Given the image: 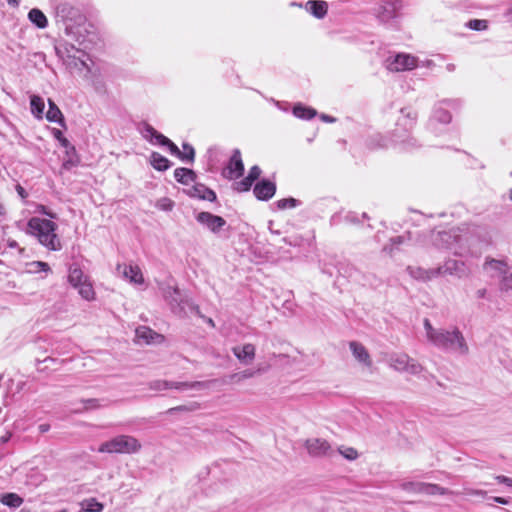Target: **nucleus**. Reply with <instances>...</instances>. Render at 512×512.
<instances>
[{
	"mask_svg": "<svg viewBox=\"0 0 512 512\" xmlns=\"http://www.w3.org/2000/svg\"><path fill=\"white\" fill-rule=\"evenodd\" d=\"M423 326L427 341L433 346L459 355H467L469 353L466 339L457 327H454L452 330L435 328L428 318L423 320Z\"/></svg>",
	"mask_w": 512,
	"mask_h": 512,
	"instance_id": "f257e3e1",
	"label": "nucleus"
},
{
	"mask_svg": "<svg viewBox=\"0 0 512 512\" xmlns=\"http://www.w3.org/2000/svg\"><path fill=\"white\" fill-rule=\"evenodd\" d=\"M28 233L35 236L40 244L51 251L62 248L60 238L56 234L57 224L51 220L32 217L27 224Z\"/></svg>",
	"mask_w": 512,
	"mask_h": 512,
	"instance_id": "f03ea898",
	"label": "nucleus"
},
{
	"mask_svg": "<svg viewBox=\"0 0 512 512\" xmlns=\"http://www.w3.org/2000/svg\"><path fill=\"white\" fill-rule=\"evenodd\" d=\"M400 112L401 116L397 120L390 142L399 145L402 150L408 151L416 147V140L409 132L416 123L417 113L410 108H403Z\"/></svg>",
	"mask_w": 512,
	"mask_h": 512,
	"instance_id": "7ed1b4c3",
	"label": "nucleus"
},
{
	"mask_svg": "<svg viewBox=\"0 0 512 512\" xmlns=\"http://www.w3.org/2000/svg\"><path fill=\"white\" fill-rule=\"evenodd\" d=\"M432 240L436 247L450 249L455 255L462 256L467 251L469 237L467 233L462 234L460 228H453L433 233Z\"/></svg>",
	"mask_w": 512,
	"mask_h": 512,
	"instance_id": "20e7f679",
	"label": "nucleus"
},
{
	"mask_svg": "<svg viewBox=\"0 0 512 512\" xmlns=\"http://www.w3.org/2000/svg\"><path fill=\"white\" fill-rule=\"evenodd\" d=\"M142 448L138 439L131 435H118L108 441L103 442L99 448L100 453H118V454H135Z\"/></svg>",
	"mask_w": 512,
	"mask_h": 512,
	"instance_id": "39448f33",
	"label": "nucleus"
},
{
	"mask_svg": "<svg viewBox=\"0 0 512 512\" xmlns=\"http://www.w3.org/2000/svg\"><path fill=\"white\" fill-rule=\"evenodd\" d=\"M484 269L491 273V277L499 278L501 291H512V267L506 262L496 259H487L484 263Z\"/></svg>",
	"mask_w": 512,
	"mask_h": 512,
	"instance_id": "423d86ee",
	"label": "nucleus"
},
{
	"mask_svg": "<svg viewBox=\"0 0 512 512\" xmlns=\"http://www.w3.org/2000/svg\"><path fill=\"white\" fill-rule=\"evenodd\" d=\"M388 365L397 372L411 375H418L424 370L423 366L417 360L406 353L390 354Z\"/></svg>",
	"mask_w": 512,
	"mask_h": 512,
	"instance_id": "0eeeda50",
	"label": "nucleus"
},
{
	"mask_svg": "<svg viewBox=\"0 0 512 512\" xmlns=\"http://www.w3.org/2000/svg\"><path fill=\"white\" fill-rule=\"evenodd\" d=\"M402 7L401 0H381L374 9V13L381 23H387L398 16Z\"/></svg>",
	"mask_w": 512,
	"mask_h": 512,
	"instance_id": "6e6552de",
	"label": "nucleus"
},
{
	"mask_svg": "<svg viewBox=\"0 0 512 512\" xmlns=\"http://www.w3.org/2000/svg\"><path fill=\"white\" fill-rule=\"evenodd\" d=\"M162 291L164 299L169 303L174 313L179 315L185 313V305L189 306L191 309L195 308L188 299L183 298L177 287L167 286L163 288Z\"/></svg>",
	"mask_w": 512,
	"mask_h": 512,
	"instance_id": "1a4fd4ad",
	"label": "nucleus"
},
{
	"mask_svg": "<svg viewBox=\"0 0 512 512\" xmlns=\"http://www.w3.org/2000/svg\"><path fill=\"white\" fill-rule=\"evenodd\" d=\"M386 68L392 72L412 70L417 66V58L405 53L390 56L385 61Z\"/></svg>",
	"mask_w": 512,
	"mask_h": 512,
	"instance_id": "9d476101",
	"label": "nucleus"
},
{
	"mask_svg": "<svg viewBox=\"0 0 512 512\" xmlns=\"http://www.w3.org/2000/svg\"><path fill=\"white\" fill-rule=\"evenodd\" d=\"M305 448L312 457L330 456L333 452L328 441L321 438H311L305 441Z\"/></svg>",
	"mask_w": 512,
	"mask_h": 512,
	"instance_id": "9b49d317",
	"label": "nucleus"
},
{
	"mask_svg": "<svg viewBox=\"0 0 512 512\" xmlns=\"http://www.w3.org/2000/svg\"><path fill=\"white\" fill-rule=\"evenodd\" d=\"M198 223L209 229L212 233H218L225 225L226 220L221 216L210 212H200L196 215Z\"/></svg>",
	"mask_w": 512,
	"mask_h": 512,
	"instance_id": "f8f14e48",
	"label": "nucleus"
},
{
	"mask_svg": "<svg viewBox=\"0 0 512 512\" xmlns=\"http://www.w3.org/2000/svg\"><path fill=\"white\" fill-rule=\"evenodd\" d=\"M116 272L123 279L129 280L133 284L139 285L144 282L143 274L137 265L118 264Z\"/></svg>",
	"mask_w": 512,
	"mask_h": 512,
	"instance_id": "ddd939ff",
	"label": "nucleus"
},
{
	"mask_svg": "<svg viewBox=\"0 0 512 512\" xmlns=\"http://www.w3.org/2000/svg\"><path fill=\"white\" fill-rule=\"evenodd\" d=\"M439 275H456L458 277H464L468 274V270L462 261L449 259L442 266L437 268Z\"/></svg>",
	"mask_w": 512,
	"mask_h": 512,
	"instance_id": "4468645a",
	"label": "nucleus"
},
{
	"mask_svg": "<svg viewBox=\"0 0 512 512\" xmlns=\"http://www.w3.org/2000/svg\"><path fill=\"white\" fill-rule=\"evenodd\" d=\"M253 192L258 200L268 201L275 195L276 184L270 180L263 179L256 183Z\"/></svg>",
	"mask_w": 512,
	"mask_h": 512,
	"instance_id": "2eb2a0df",
	"label": "nucleus"
},
{
	"mask_svg": "<svg viewBox=\"0 0 512 512\" xmlns=\"http://www.w3.org/2000/svg\"><path fill=\"white\" fill-rule=\"evenodd\" d=\"M186 193L192 198L207 200L213 202L216 200V193L203 184L196 183L186 190Z\"/></svg>",
	"mask_w": 512,
	"mask_h": 512,
	"instance_id": "dca6fc26",
	"label": "nucleus"
},
{
	"mask_svg": "<svg viewBox=\"0 0 512 512\" xmlns=\"http://www.w3.org/2000/svg\"><path fill=\"white\" fill-rule=\"evenodd\" d=\"M350 350L354 358L364 366L370 368L372 366V359L367 349L363 344L357 341H351L349 343Z\"/></svg>",
	"mask_w": 512,
	"mask_h": 512,
	"instance_id": "f3484780",
	"label": "nucleus"
},
{
	"mask_svg": "<svg viewBox=\"0 0 512 512\" xmlns=\"http://www.w3.org/2000/svg\"><path fill=\"white\" fill-rule=\"evenodd\" d=\"M232 351L236 358L245 365L251 364L255 358V346L250 343L236 346Z\"/></svg>",
	"mask_w": 512,
	"mask_h": 512,
	"instance_id": "a211bd4d",
	"label": "nucleus"
},
{
	"mask_svg": "<svg viewBox=\"0 0 512 512\" xmlns=\"http://www.w3.org/2000/svg\"><path fill=\"white\" fill-rule=\"evenodd\" d=\"M142 136L154 145H165L169 142V138L159 133L150 124L145 123L141 129Z\"/></svg>",
	"mask_w": 512,
	"mask_h": 512,
	"instance_id": "6ab92c4d",
	"label": "nucleus"
},
{
	"mask_svg": "<svg viewBox=\"0 0 512 512\" xmlns=\"http://www.w3.org/2000/svg\"><path fill=\"white\" fill-rule=\"evenodd\" d=\"M229 178H238L244 172V165L241 158V153L238 149L233 151L230 161L227 166Z\"/></svg>",
	"mask_w": 512,
	"mask_h": 512,
	"instance_id": "aec40b11",
	"label": "nucleus"
},
{
	"mask_svg": "<svg viewBox=\"0 0 512 512\" xmlns=\"http://www.w3.org/2000/svg\"><path fill=\"white\" fill-rule=\"evenodd\" d=\"M56 16L62 21L76 20L80 17L79 10L67 2L59 3L55 9Z\"/></svg>",
	"mask_w": 512,
	"mask_h": 512,
	"instance_id": "412c9836",
	"label": "nucleus"
},
{
	"mask_svg": "<svg viewBox=\"0 0 512 512\" xmlns=\"http://www.w3.org/2000/svg\"><path fill=\"white\" fill-rule=\"evenodd\" d=\"M407 271L412 278L421 280V281H429V280L439 276V270H437V268L424 269L422 267L409 266L407 268Z\"/></svg>",
	"mask_w": 512,
	"mask_h": 512,
	"instance_id": "4be33fe9",
	"label": "nucleus"
},
{
	"mask_svg": "<svg viewBox=\"0 0 512 512\" xmlns=\"http://www.w3.org/2000/svg\"><path fill=\"white\" fill-rule=\"evenodd\" d=\"M304 8L317 19H322L328 11V4L322 0H309L305 3Z\"/></svg>",
	"mask_w": 512,
	"mask_h": 512,
	"instance_id": "5701e85b",
	"label": "nucleus"
},
{
	"mask_svg": "<svg viewBox=\"0 0 512 512\" xmlns=\"http://www.w3.org/2000/svg\"><path fill=\"white\" fill-rule=\"evenodd\" d=\"M210 386L209 381H195V382H178V381H168V389H176V390H202L206 389Z\"/></svg>",
	"mask_w": 512,
	"mask_h": 512,
	"instance_id": "b1692460",
	"label": "nucleus"
},
{
	"mask_svg": "<svg viewBox=\"0 0 512 512\" xmlns=\"http://www.w3.org/2000/svg\"><path fill=\"white\" fill-rule=\"evenodd\" d=\"M89 280V276L85 275L80 267L72 265L69 268L68 281L74 288H78Z\"/></svg>",
	"mask_w": 512,
	"mask_h": 512,
	"instance_id": "393cba45",
	"label": "nucleus"
},
{
	"mask_svg": "<svg viewBox=\"0 0 512 512\" xmlns=\"http://www.w3.org/2000/svg\"><path fill=\"white\" fill-rule=\"evenodd\" d=\"M48 105L49 108L46 113V119L49 122H55L65 126L63 114L58 106L51 99L48 100Z\"/></svg>",
	"mask_w": 512,
	"mask_h": 512,
	"instance_id": "a878e982",
	"label": "nucleus"
},
{
	"mask_svg": "<svg viewBox=\"0 0 512 512\" xmlns=\"http://www.w3.org/2000/svg\"><path fill=\"white\" fill-rule=\"evenodd\" d=\"M174 178L179 183H182L184 185H188L191 182L195 181L196 174L193 170L188 168H177L174 170Z\"/></svg>",
	"mask_w": 512,
	"mask_h": 512,
	"instance_id": "bb28decb",
	"label": "nucleus"
},
{
	"mask_svg": "<svg viewBox=\"0 0 512 512\" xmlns=\"http://www.w3.org/2000/svg\"><path fill=\"white\" fill-rule=\"evenodd\" d=\"M150 164L157 171H166L171 166V162L158 152H152L150 156Z\"/></svg>",
	"mask_w": 512,
	"mask_h": 512,
	"instance_id": "cd10ccee",
	"label": "nucleus"
},
{
	"mask_svg": "<svg viewBox=\"0 0 512 512\" xmlns=\"http://www.w3.org/2000/svg\"><path fill=\"white\" fill-rule=\"evenodd\" d=\"M136 337L138 339L144 340L146 343L156 342L158 339H161L162 336L152 329L146 326H141L136 329Z\"/></svg>",
	"mask_w": 512,
	"mask_h": 512,
	"instance_id": "c85d7f7f",
	"label": "nucleus"
},
{
	"mask_svg": "<svg viewBox=\"0 0 512 512\" xmlns=\"http://www.w3.org/2000/svg\"><path fill=\"white\" fill-rule=\"evenodd\" d=\"M28 18L38 28L43 29V28L47 27V25H48V20H47L46 16L44 15V13L41 10H39L37 8H33L29 11Z\"/></svg>",
	"mask_w": 512,
	"mask_h": 512,
	"instance_id": "c756f323",
	"label": "nucleus"
},
{
	"mask_svg": "<svg viewBox=\"0 0 512 512\" xmlns=\"http://www.w3.org/2000/svg\"><path fill=\"white\" fill-rule=\"evenodd\" d=\"M293 114L300 119L309 120L317 115V111L311 107L303 106L302 104H297L293 108Z\"/></svg>",
	"mask_w": 512,
	"mask_h": 512,
	"instance_id": "7c9ffc66",
	"label": "nucleus"
},
{
	"mask_svg": "<svg viewBox=\"0 0 512 512\" xmlns=\"http://www.w3.org/2000/svg\"><path fill=\"white\" fill-rule=\"evenodd\" d=\"M30 106L32 114L36 118L41 119L45 107L44 100L40 96L32 95L30 98Z\"/></svg>",
	"mask_w": 512,
	"mask_h": 512,
	"instance_id": "2f4dec72",
	"label": "nucleus"
},
{
	"mask_svg": "<svg viewBox=\"0 0 512 512\" xmlns=\"http://www.w3.org/2000/svg\"><path fill=\"white\" fill-rule=\"evenodd\" d=\"M423 494H426V495H446V494H454V492L450 491L447 488L439 486L437 484L424 483Z\"/></svg>",
	"mask_w": 512,
	"mask_h": 512,
	"instance_id": "473e14b6",
	"label": "nucleus"
},
{
	"mask_svg": "<svg viewBox=\"0 0 512 512\" xmlns=\"http://www.w3.org/2000/svg\"><path fill=\"white\" fill-rule=\"evenodd\" d=\"M78 290V293L79 295L87 300V301H93L95 299V291H94V288H93V285H92V282L89 280L87 281L86 283L80 285L78 288H76Z\"/></svg>",
	"mask_w": 512,
	"mask_h": 512,
	"instance_id": "72a5a7b5",
	"label": "nucleus"
},
{
	"mask_svg": "<svg viewBox=\"0 0 512 512\" xmlns=\"http://www.w3.org/2000/svg\"><path fill=\"white\" fill-rule=\"evenodd\" d=\"M0 501L4 505L12 507V508H18L23 503V499L15 493L3 494L0 498Z\"/></svg>",
	"mask_w": 512,
	"mask_h": 512,
	"instance_id": "f704fd0d",
	"label": "nucleus"
},
{
	"mask_svg": "<svg viewBox=\"0 0 512 512\" xmlns=\"http://www.w3.org/2000/svg\"><path fill=\"white\" fill-rule=\"evenodd\" d=\"M400 488L404 491L423 494L424 482L407 481L400 484Z\"/></svg>",
	"mask_w": 512,
	"mask_h": 512,
	"instance_id": "c9c22d12",
	"label": "nucleus"
},
{
	"mask_svg": "<svg viewBox=\"0 0 512 512\" xmlns=\"http://www.w3.org/2000/svg\"><path fill=\"white\" fill-rule=\"evenodd\" d=\"M389 141L381 134L373 135L368 141V147L371 149L387 148L389 147Z\"/></svg>",
	"mask_w": 512,
	"mask_h": 512,
	"instance_id": "e433bc0d",
	"label": "nucleus"
},
{
	"mask_svg": "<svg viewBox=\"0 0 512 512\" xmlns=\"http://www.w3.org/2000/svg\"><path fill=\"white\" fill-rule=\"evenodd\" d=\"M433 118L440 123L447 124L451 121V114L448 110L439 106L435 108Z\"/></svg>",
	"mask_w": 512,
	"mask_h": 512,
	"instance_id": "4c0bfd02",
	"label": "nucleus"
},
{
	"mask_svg": "<svg viewBox=\"0 0 512 512\" xmlns=\"http://www.w3.org/2000/svg\"><path fill=\"white\" fill-rule=\"evenodd\" d=\"M338 452L347 460H355L358 458V452L353 447L341 446L338 448Z\"/></svg>",
	"mask_w": 512,
	"mask_h": 512,
	"instance_id": "58836bf2",
	"label": "nucleus"
},
{
	"mask_svg": "<svg viewBox=\"0 0 512 512\" xmlns=\"http://www.w3.org/2000/svg\"><path fill=\"white\" fill-rule=\"evenodd\" d=\"M182 147H183L184 151H182L181 160L182 161H188V162L192 163L194 161V158H195V150H194V148L190 144H188V143H183Z\"/></svg>",
	"mask_w": 512,
	"mask_h": 512,
	"instance_id": "ea45409f",
	"label": "nucleus"
},
{
	"mask_svg": "<svg viewBox=\"0 0 512 512\" xmlns=\"http://www.w3.org/2000/svg\"><path fill=\"white\" fill-rule=\"evenodd\" d=\"M255 181L246 176L241 181L235 183V189L239 192L249 191Z\"/></svg>",
	"mask_w": 512,
	"mask_h": 512,
	"instance_id": "a19ab883",
	"label": "nucleus"
},
{
	"mask_svg": "<svg viewBox=\"0 0 512 512\" xmlns=\"http://www.w3.org/2000/svg\"><path fill=\"white\" fill-rule=\"evenodd\" d=\"M276 205L279 209H287V208H294L298 205V200L295 198H284L280 199L276 202Z\"/></svg>",
	"mask_w": 512,
	"mask_h": 512,
	"instance_id": "79ce46f5",
	"label": "nucleus"
},
{
	"mask_svg": "<svg viewBox=\"0 0 512 512\" xmlns=\"http://www.w3.org/2000/svg\"><path fill=\"white\" fill-rule=\"evenodd\" d=\"M256 373H257V371L245 370V371L231 375V380L234 382H241L245 379L254 377Z\"/></svg>",
	"mask_w": 512,
	"mask_h": 512,
	"instance_id": "37998d69",
	"label": "nucleus"
},
{
	"mask_svg": "<svg viewBox=\"0 0 512 512\" xmlns=\"http://www.w3.org/2000/svg\"><path fill=\"white\" fill-rule=\"evenodd\" d=\"M467 26L472 30L481 31V30H484L487 28V21L474 19V20H470L468 22Z\"/></svg>",
	"mask_w": 512,
	"mask_h": 512,
	"instance_id": "c03bdc74",
	"label": "nucleus"
},
{
	"mask_svg": "<svg viewBox=\"0 0 512 512\" xmlns=\"http://www.w3.org/2000/svg\"><path fill=\"white\" fill-rule=\"evenodd\" d=\"M149 388L155 391H163L168 389V381L167 380H154L149 384Z\"/></svg>",
	"mask_w": 512,
	"mask_h": 512,
	"instance_id": "a18cd8bd",
	"label": "nucleus"
},
{
	"mask_svg": "<svg viewBox=\"0 0 512 512\" xmlns=\"http://www.w3.org/2000/svg\"><path fill=\"white\" fill-rule=\"evenodd\" d=\"M103 506L101 503L97 502L95 499H91L87 502L85 511L87 512H100Z\"/></svg>",
	"mask_w": 512,
	"mask_h": 512,
	"instance_id": "49530a36",
	"label": "nucleus"
},
{
	"mask_svg": "<svg viewBox=\"0 0 512 512\" xmlns=\"http://www.w3.org/2000/svg\"><path fill=\"white\" fill-rule=\"evenodd\" d=\"M31 266L34 267V272H50V266L48 263L46 262H42V261H34L33 263H31Z\"/></svg>",
	"mask_w": 512,
	"mask_h": 512,
	"instance_id": "de8ad7c7",
	"label": "nucleus"
},
{
	"mask_svg": "<svg viewBox=\"0 0 512 512\" xmlns=\"http://www.w3.org/2000/svg\"><path fill=\"white\" fill-rule=\"evenodd\" d=\"M164 146H166L170 153L174 156H177L178 158L181 159L182 157V151H180V149L169 139V142L167 144H165Z\"/></svg>",
	"mask_w": 512,
	"mask_h": 512,
	"instance_id": "09e8293b",
	"label": "nucleus"
},
{
	"mask_svg": "<svg viewBox=\"0 0 512 512\" xmlns=\"http://www.w3.org/2000/svg\"><path fill=\"white\" fill-rule=\"evenodd\" d=\"M174 203L168 198H163L158 202V207L162 210L169 211L173 208Z\"/></svg>",
	"mask_w": 512,
	"mask_h": 512,
	"instance_id": "8fccbe9b",
	"label": "nucleus"
},
{
	"mask_svg": "<svg viewBox=\"0 0 512 512\" xmlns=\"http://www.w3.org/2000/svg\"><path fill=\"white\" fill-rule=\"evenodd\" d=\"M260 174H261V169L259 166L257 165H254L250 168L249 170V173H248V177L250 179H252L253 181H256L259 177H260Z\"/></svg>",
	"mask_w": 512,
	"mask_h": 512,
	"instance_id": "3c124183",
	"label": "nucleus"
},
{
	"mask_svg": "<svg viewBox=\"0 0 512 512\" xmlns=\"http://www.w3.org/2000/svg\"><path fill=\"white\" fill-rule=\"evenodd\" d=\"M464 492L468 495H474V496H480V497H485L487 495V492L485 490H480V489L464 488Z\"/></svg>",
	"mask_w": 512,
	"mask_h": 512,
	"instance_id": "603ef678",
	"label": "nucleus"
},
{
	"mask_svg": "<svg viewBox=\"0 0 512 512\" xmlns=\"http://www.w3.org/2000/svg\"><path fill=\"white\" fill-rule=\"evenodd\" d=\"M494 478L498 483L505 484L508 487H512V478L504 475H497Z\"/></svg>",
	"mask_w": 512,
	"mask_h": 512,
	"instance_id": "864d4df0",
	"label": "nucleus"
},
{
	"mask_svg": "<svg viewBox=\"0 0 512 512\" xmlns=\"http://www.w3.org/2000/svg\"><path fill=\"white\" fill-rule=\"evenodd\" d=\"M60 145L66 149V152L69 154L70 151L71 152H74L75 151V148L74 146L71 145V143L69 142V140L65 137H63L62 139H60L59 141Z\"/></svg>",
	"mask_w": 512,
	"mask_h": 512,
	"instance_id": "5fc2aeb1",
	"label": "nucleus"
},
{
	"mask_svg": "<svg viewBox=\"0 0 512 512\" xmlns=\"http://www.w3.org/2000/svg\"><path fill=\"white\" fill-rule=\"evenodd\" d=\"M38 212L44 214V215H47L51 218H56V214L50 212V211H47L46 207L43 206V205H40L39 208H38Z\"/></svg>",
	"mask_w": 512,
	"mask_h": 512,
	"instance_id": "6e6d98bb",
	"label": "nucleus"
},
{
	"mask_svg": "<svg viewBox=\"0 0 512 512\" xmlns=\"http://www.w3.org/2000/svg\"><path fill=\"white\" fill-rule=\"evenodd\" d=\"M16 191L22 199H25L28 196L26 190L19 184L16 186Z\"/></svg>",
	"mask_w": 512,
	"mask_h": 512,
	"instance_id": "4d7b16f0",
	"label": "nucleus"
},
{
	"mask_svg": "<svg viewBox=\"0 0 512 512\" xmlns=\"http://www.w3.org/2000/svg\"><path fill=\"white\" fill-rule=\"evenodd\" d=\"M491 499L494 502L499 503V504H503V505H507L509 503V500L507 498H503V497H499V496L491 497Z\"/></svg>",
	"mask_w": 512,
	"mask_h": 512,
	"instance_id": "13d9d810",
	"label": "nucleus"
},
{
	"mask_svg": "<svg viewBox=\"0 0 512 512\" xmlns=\"http://www.w3.org/2000/svg\"><path fill=\"white\" fill-rule=\"evenodd\" d=\"M52 134L55 137V139H57L58 141H60V139H62L64 137L61 130H59L57 128L52 129Z\"/></svg>",
	"mask_w": 512,
	"mask_h": 512,
	"instance_id": "bf43d9fd",
	"label": "nucleus"
},
{
	"mask_svg": "<svg viewBox=\"0 0 512 512\" xmlns=\"http://www.w3.org/2000/svg\"><path fill=\"white\" fill-rule=\"evenodd\" d=\"M320 118L321 120H323L324 122H328V123H333L336 121V119L332 116H329L327 114H321L320 115Z\"/></svg>",
	"mask_w": 512,
	"mask_h": 512,
	"instance_id": "052dcab7",
	"label": "nucleus"
},
{
	"mask_svg": "<svg viewBox=\"0 0 512 512\" xmlns=\"http://www.w3.org/2000/svg\"><path fill=\"white\" fill-rule=\"evenodd\" d=\"M49 429H50V425L49 424H41V425H39V431L41 433H46V432L49 431Z\"/></svg>",
	"mask_w": 512,
	"mask_h": 512,
	"instance_id": "680f3d73",
	"label": "nucleus"
},
{
	"mask_svg": "<svg viewBox=\"0 0 512 512\" xmlns=\"http://www.w3.org/2000/svg\"><path fill=\"white\" fill-rule=\"evenodd\" d=\"M96 402H97V401H96L95 399H90V400H88V401H87V403L89 404V408H96V407H98V406L96 405Z\"/></svg>",
	"mask_w": 512,
	"mask_h": 512,
	"instance_id": "e2e57ef3",
	"label": "nucleus"
},
{
	"mask_svg": "<svg viewBox=\"0 0 512 512\" xmlns=\"http://www.w3.org/2000/svg\"><path fill=\"white\" fill-rule=\"evenodd\" d=\"M7 243H8V246H9L10 248H16V247L18 246V244H17V242H16L15 240H10V239H9V240L7 241Z\"/></svg>",
	"mask_w": 512,
	"mask_h": 512,
	"instance_id": "0e129e2a",
	"label": "nucleus"
},
{
	"mask_svg": "<svg viewBox=\"0 0 512 512\" xmlns=\"http://www.w3.org/2000/svg\"><path fill=\"white\" fill-rule=\"evenodd\" d=\"M391 241L393 244H400V243H402V237L401 236L395 237V238L391 239Z\"/></svg>",
	"mask_w": 512,
	"mask_h": 512,
	"instance_id": "69168bd1",
	"label": "nucleus"
},
{
	"mask_svg": "<svg viewBox=\"0 0 512 512\" xmlns=\"http://www.w3.org/2000/svg\"><path fill=\"white\" fill-rule=\"evenodd\" d=\"M6 214V209L2 202L0 201V217H3Z\"/></svg>",
	"mask_w": 512,
	"mask_h": 512,
	"instance_id": "338daca9",
	"label": "nucleus"
},
{
	"mask_svg": "<svg viewBox=\"0 0 512 512\" xmlns=\"http://www.w3.org/2000/svg\"><path fill=\"white\" fill-rule=\"evenodd\" d=\"M509 199L512 200V189L509 190Z\"/></svg>",
	"mask_w": 512,
	"mask_h": 512,
	"instance_id": "774afa93",
	"label": "nucleus"
}]
</instances>
